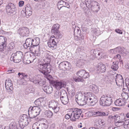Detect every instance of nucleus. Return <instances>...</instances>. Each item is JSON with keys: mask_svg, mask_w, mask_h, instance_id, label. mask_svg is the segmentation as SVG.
<instances>
[{"mask_svg": "<svg viewBox=\"0 0 129 129\" xmlns=\"http://www.w3.org/2000/svg\"><path fill=\"white\" fill-rule=\"evenodd\" d=\"M85 95L82 94L81 91L77 92L75 95L76 101L78 105L80 106H83L86 104L87 101L86 100L87 92L85 93Z\"/></svg>", "mask_w": 129, "mask_h": 129, "instance_id": "f257e3e1", "label": "nucleus"}, {"mask_svg": "<svg viewBox=\"0 0 129 129\" xmlns=\"http://www.w3.org/2000/svg\"><path fill=\"white\" fill-rule=\"evenodd\" d=\"M86 100L87 101L86 104L88 105L93 106L98 101V99L97 96L94 95L91 92H87Z\"/></svg>", "mask_w": 129, "mask_h": 129, "instance_id": "f03ea898", "label": "nucleus"}, {"mask_svg": "<svg viewBox=\"0 0 129 129\" xmlns=\"http://www.w3.org/2000/svg\"><path fill=\"white\" fill-rule=\"evenodd\" d=\"M41 110L39 107L31 106L29 107L28 111V115L31 118H35L39 115Z\"/></svg>", "mask_w": 129, "mask_h": 129, "instance_id": "7ed1b4c3", "label": "nucleus"}, {"mask_svg": "<svg viewBox=\"0 0 129 129\" xmlns=\"http://www.w3.org/2000/svg\"><path fill=\"white\" fill-rule=\"evenodd\" d=\"M23 57V53L21 51H18L11 55L10 59L11 61L19 63L22 60Z\"/></svg>", "mask_w": 129, "mask_h": 129, "instance_id": "20e7f679", "label": "nucleus"}, {"mask_svg": "<svg viewBox=\"0 0 129 129\" xmlns=\"http://www.w3.org/2000/svg\"><path fill=\"white\" fill-rule=\"evenodd\" d=\"M112 102V98L106 95H103L101 97L100 101L101 105L103 106H110Z\"/></svg>", "mask_w": 129, "mask_h": 129, "instance_id": "39448f33", "label": "nucleus"}, {"mask_svg": "<svg viewBox=\"0 0 129 129\" xmlns=\"http://www.w3.org/2000/svg\"><path fill=\"white\" fill-rule=\"evenodd\" d=\"M75 39L81 43L84 42V37L81 34V31L79 27H76L74 29Z\"/></svg>", "mask_w": 129, "mask_h": 129, "instance_id": "423d86ee", "label": "nucleus"}, {"mask_svg": "<svg viewBox=\"0 0 129 129\" xmlns=\"http://www.w3.org/2000/svg\"><path fill=\"white\" fill-rule=\"evenodd\" d=\"M82 111L81 109L75 108L72 109L71 116H72V121H75L80 117Z\"/></svg>", "mask_w": 129, "mask_h": 129, "instance_id": "0eeeda50", "label": "nucleus"}, {"mask_svg": "<svg viewBox=\"0 0 129 129\" xmlns=\"http://www.w3.org/2000/svg\"><path fill=\"white\" fill-rule=\"evenodd\" d=\"M22 60L24 63L25 64H28L33 61L35 59V56L34 55L31 56L30 53L26 52Z\"/></svg>", "mask_w": 129, "mask_h": 129, "instance_id": "6e6552de", "label": "nucleus"}, {"mask_svg": "<svg viewBox=\"0 0 129 129\" xmlns=\"http://www.w3.org/2000/svg\"><path fill=\"white\" fill-rule=\"evenodd\" d=\"M48 63L39 64L38 65V69L40 72L46 75L48 73L50 72V71L49 70H50V69L48 68Z\"/></svg>", "mask_w": 129, "mask_h": 129, "instance_id": "1a4fd4ad", "label": "nucleus"}, {"mask_svg": "<svg viewBox=\"0 0 129 129\" xmlns=\"http://www.w3.org/2000/svg\"><path fill=\"white\" fill-rule=\"evenodd\" d=\"M57 39L54 35L51 37L50 39L48 42V47L52 50L56 49L57 47V44L58 42Z\"/></svg>", "mask_w": 129, "mask_h": 129, "instance_id": "9d476101", "label": "nucleus"}, {"mask_svg": "<svg viewBox=\"0 0 129 129\" xmlns=\"http://www.w3.org/2000/svg\"><path fill=\"white\" fill-rule=\"evenodd\" d=\"M7 14L9 15L12 16L15 13L16 9L14 5L10 3L7 5L6 7Z\"/></svg>", "mask_w": 129, "mask_h": 129, "instance_id": "9b49d317", "label": "nucleus"}, {"mask_svg": "<svg viewBox=\"0 0 129 129\" xmlns=\"http://www.w3.org/2000/svg\"><path fill=\"white\" fill-rule=\"evenodd\" d=\"M53 86L57 90H59L66 86V82L63 81L57 80L54 81L52 82Z\"/></svg>", "mask_w": 129, "mask_h": 129, "instance_id": "f8f14e48", "label": "nucleus"}, {"mask_svg": "<svg viewBox=\"0 0 129 129\" xmlns=\"http://www.w3.org/2000/svg\"><path fill=\"white\" fill-rule=\"evenodd\" d=\"M58 103L57 101L54 100H52L49 102L48 107L52 108L54 112L57 113L59 110V108L58 107Z\"/></svg>", "mask_w": 129, "mask_h": 129, "instance_id": "ddd939ff", "label": "nucleus"}, {"mask_svg": "<svg viewBox=\"0 0 129 129\" xmlns=\"http://www.w3.org/2000/svg\"><path fill=\"white\" fill-rule=\"evenodd\" d=\"M18 32L20 36L23 37L28 36L29 33V29L25 27L20 28L18 30Z\"/></svg>", "mask_w": 129, "mask_h": 129, "instance_id": "4468645a", "label": "nucleus"}, {"mask_svg": "<svg viewBox=\"0 0 129 129\" xmlns=\"http://www.w3.org/2000/svg\"><path fill=\"white\" fill-rule=\"evenodd\" d=\"M113 76H115V81L118 86L122 85L124 83L123 78L122 76L120 74H114L113 75Z\"/></svg>", "mask_w": 129, "mask_h": 129, "instance_id": "2eb2a0df", "label": "nucleus"}, {"mask_svg": "<svg viewBox=\"0 0 129 129\" xmlns=\"http://www.w3.org/2000/svg\"><path fill=\"white\" fill-rule=\"evenodd\" d=\"M77 76L81 78L86 79L89 77V74L84 69H82L78 71L77 73Z\"/></svg>", "mask_w": 129, "mask_h": 129, "instance_id": "dca6fc26", "label": "nucleus"}, {"mask_svg": "<svg viewBox=\"0 0 129 129\" xmlns=\"http://www.w3.org/2000/svg\"><path fill=\"white\" fill-rule=\"evenodd\" d=\"M7 39L3 36H0V51H4V49L6 46V41Z\"/></svg>", "mask_w": 129, "mask_h": 129, "instance_id": "f3484780", "label": "nucleus"}, {"mask_svg": "<svg viewBox=\"0 0 129 129\" xmlns=\"http://www.w3.org/2000/svg\"><path fill=\"white\" fill-rule=\"evenodd\" d=\"M96 70L98 73H104L106 70L105 65L102 63H99L96 66Z\"/></svg>", "mask_w": 129, "mask_h": 129, "instance_id": "a211bd4d", "label": "nucleus"}, {"mask_svg": "<svg viewBox=\"0 0 129 129\" xmlns=\"http://www.w3.org/2000/svg\"><path fill=\"white\" fill-rule=\"evenodd\" d=\"M90 6L91 7H90V8L93 12H97L100 9L99 4L96 1L93 2Z\"/></svg>", "mask_w": 129, "mask_h": 129, "instance_id": "6ab92c4d", "label": "nucleus"}, {"mask_svg": "<svg viewBox=\"0 0 129 129\" xmlns=\"http://www.w3.org/2000/svg\"><path fill=\"white\" fill-rule=\"evenodd\" d=\"M126 102L125 100L122 99H119L115 101L114 104L117 106H123L125 105Z\"/></svg>", "mask_w": 129, "mask_h": 129, "instance_id": "aec40b11", "label": "nucleus"}, {"mask_svg": "<svg viewBox=\"0 0 129 129\" xmlns=\"http://www.w3.org/2000/svg\"><path fill=\"white\" fill-rule=\"evenodd\" d=\"M32 41V39L31 38H28L26 39L25 42L24 44V47L25 49H26L30 47H33Z\"/></svg>", "mask_w": 129, "mask_h": 129, "instance_id": "412c9836", "label": "nucleus"}, {"mask_svg": "<svg viewBox=\"0 0 129 129\" xmlns=\"http://www.w3.org/2000/svg\"><path fill=\"white\" fill-rule=\"evenodd\" d=\"M29 80L31 82L37 84H40L42 80L41 78L37 76L34 77L33 78H30Z\"/></svg>", "mask_w": 129, "mask_h": 129, "instance_id": "4be33fe9", "label": "nucleus"}, {"mask_svg": "<svg viewBox=\"0 0 129 129\" xmlns=\"http://www.w3.org/2000/svg\"><path fill=\"white\" fill-rule=\"evenodd\" d=\"M59 25L58 23L53 25L52 27L51 33L54 34L55 33H58L59 31L58 30L59 28Z\"/></svg>", "mask_w": 129, "mask_h": 129, "instance_id": "5701e85b", "label": "nucleus"}, {"mask_svg": "<svg viewBox=\"0 0 129 129\" xmlns=\"http://www.w3.org/2000/svg\"><path fill=\"white\" fill-rule=\"evenodd\" d=\"M43 89L45 92L48 94H51L53 90V89L51 85L44 86L43 88Z\"/></svg>", "mask_w": 129, "mask_h": 129, "instance_id": "b1692460", "label": "nucleus"}, {"mask_svg": "<svg viewBox=\"0 0 129 129\" xmlns=\"http://www.w3.org/2000/svg\"><path fill=\"white\" fill-rule=\"evenodd\" d=\"M108 114L107 112H105L101 111H99L94 112V115H96V116H107Z\"/></svg>", "mask_w": 129, "mask_h": 129, "instance_id": "393cba45", "label": "nucleus"}, {"mask_svg": "<svg viewBox=\"0 0 129 129\" xmlns=\"http://www.w3.org/2000/svg\"><path fill=\"white\" fill-rule=\"evenodd\" d=\"M98 53V50L96 49L91 50L90 52V59L92 60L95 59L96 54Z\"/></svg>", "mask_w": 129, "mask_h": 129, "instance_id": "a878e982", "label": "nucleus"}, {"mask_svg": "<svg viewBox=\"0 0 129 129\" xmlns=\"http://www.w3.org/2000/svg\"><path fill=\"white\" fill-rule=\"evenodd\" d=\"M49 52H44L43 53L44 55V56L43 57L44 60L45 61L46 60V61L47 62H50V59L51 57L50 56Z\"/></svg>", "mask_w": 129, "mask_h": 129, "instance_id": "bb28decb", "label": "nucleus"}, {"mask_svg": "<svg viewBox=\"0 0 129 129\" xmlns=\"http://www.w3.org/2000/svg\"><path fill=\"white\" fill-rule=\"evenodd\" d=\"M25 13L26 16H29L32 14V9L30 6H27L25 8Z\"/></svg>", "mask_w": 129, "mask_h": 129, "instance_id": "cd10ccee", "label": "nucleus"}, {"mask_svg": "<svg viewBox=\"0 0 129 129\" xmlns=\"http://www.w3.org/2000/svg\"><path fill=\"white\" fill-rule=\"evenodd\" d=\"M89 88L90 89L92 90V92L95 94L97 93L99 91L98 87L97 86L93 84L90 85L89 86Z\"/></svg>", "mask_w": 129, "mask_h": 129, "instance_id": "c85d7f7f", "label": "nucleus"}, {"mask_svg": "<svg viewBox=\"0 0 129 129\" xmlns=\"http://www.w3.org/2000/svg\"><path fill=\"white\" fill-rule=\"evenodd\" d=\"M128 93H129L128 90H126L125 92H123L121 93V95L123 98L122 99H123L124 100H125L126 101L128 98Z\"/></svg>", "mask_w": 129, "mask_h": 129, "instance_id": "c756f323", "label": "nucleus"}, {"mask_svg": "<svg viewBox=\"0 0 129 129\" xmlns=\"http://www.w3.org/2000/svg\"><path fill=\"white\" fill-rule=\"evenodd\" d=\"M6 88H8L9 87H13V83L12 81L9 78L6 80L5 82Z\"/></svg>", "mask_w": 129, "mask_h": 129, "instance_id": "7c9ffc66", "label": "nucleus"}, {"mask_svg": "<svg viewBox=\"0 0 129 129\" xmlns=\"http://www.w3.org/2000/svg\"><path fill=\"white\" fill-rule=\"evenodd\" d=\"M33 46H38V45L40 43V39L38 38H36L32 39Z\"/></svg>", "mask_w": 129, "mask_h": 129, "instance_id": "2f4dec72", "label": "nucleus"}, {"mask_svg": "<svg viewBox=\"0 0 129 129\" xmlns=\"http://www.w3.org/2000/svg\"><path fill=\"white\" fill-rule=\"evenodd\" d=\"M60 98L68 97L67 92L64 90H61L60 91Z\"/></svg>", "mask_w": 129, "mask_h": 129, "instance_id": "473e14b6", "label": "nucleus"}, {"mask_svg": "<svg viewBox=\"0 0 129 129\" xmlns=\"http://www.w3.org/2000/svg\"><path fill=\"white\" fill-rule=\"evenodd\" d=\"M118 61L114 62L112 64L111 68L113 70L116 71L118 68Z\"/></svg>", "mask_w": 129, "mask_h": 129, "instance_id": "72a5a7b5", "label": "nucleus"}, {"mask_svg": "<svg viewBox=\"0 0 129 129\" xmlns=\"http://www.w3.org/2000/svg\"><path fill=\"white\" fill-rule=\"evenodd\" d=\"M19 126L21 128H23L25 126L27 125L28 123V122H25L19 120Z\"/></svg>", "mask_w": 129, "mask_h": 129, "instance_id": "f704fd0d", "label": "nucleus"}, {"mask_svg": "<svg viewBox=\"0 0 129 129\" xmlns=\"http://www.w3.org/2000/svg\"><path fill=\"white\" fill-rule=\"evenodd\" d=\"M85 61L81 59L78 60L76 63V66L79 67H81L84 64Z\"/></svg>", "mask_w": 129, "mask_h": 129, "instance_id": "c9c22d12", "label": "nucleus"}, {"mask_svg": "<svg viewBox=\"0 0 129 129\" xmlns=\"http://www.w3.org/2000/svg\"><path fill=\"white\" fill-rule=\"evenodd\" d=\"M9 129H17L16 123L15 122H12L10 124Z\"/></svg>", "mask_w": 129, "mask_h": 129, "instance_id": "e433bc0d", "label": "nucleus"}, {"mask_svg": "<svg viewBox=\"0 0 129 129\" xmlns=\"http://www.w3.org/2000/svg\"><path fill=\"white\" fill-rule=\"evenodd\" d=\"M60 99L61 103L64 105H66L67 104L69 101L68 97L61 98H60Z\"/></svg>", "mask_w": 129, "mask_h": 129, "instance_id": "4c0bfd02", "label": "nucleus"}, {"mask_svg": "<svg viewBox=\"0 0 129 129\" xmlns=\"http://www.w3.org/2000/svg\"><path fill=\"white\" fill-rule=\"evenodd\" d=\"M28 118V117L27 115L24 114L23 115L20 116L19 120L25 122H28L27 120Z\"/></svg>", "mask_w": 129, "mask_h": 129, "instance_id": "58836bf2", "label": "nucleus"}, {"mask_svg": "<svg viewBox=\"0 0 129 129\" xmlns=\"http://www.w3.org/2000/svg\"><path fill=\"white\" fill-rule=\"evenodd\" d=\"M124 50V48L123 47L120 46L116 48V51L117 53H118L120 54H122Z\"/></svg>", "mask_w": 129, "mask_h": 129, "instance_id": "ea45409f", "label": "nucleus"}, {"mask_svg": "<svg viewBox=\"0 0 129 129\" xmlns=\"http://www.w3.org/2000/svg\"><path fill=\"white\" fill-rule=\"evenodd\" d=\"M64 70H69L71 68V65L68 62L65 61H64Z\"/></svg>", "mask_w": 129, "mask_h": 129, "instance_id": "a19ab883", "label": "nucleus"}, {"mask_svg": "<svg viewBox=\"0 0 129 129\" xmlns=\"http://www.w3.org/2000/svg\"><path fill=\"white\" fill-rule=\"evenodd\" d=\"M37 49L35 51V55L39 56L41 55V53L40 50L39 46L37 47Z\"/></svg>", "mask_w": 129, "mask_h": 129, "instance_id": "79ce46f5", "label": "nucleus"}, {"mask_svg": "<svg viewBox=\"0 0 129 129\" xmlns=\"http://www.w3.org/2000/svg\"><path fill=\"white\" fill-rule=\"evenodd\" d=\"M32 128L33 129H40V124L37 122L34 123L33 125Z\"/></svg>", "mask_w": 129, "mask_h": 129, "instance_id": "37998d69", "label": "nucleus"}, {"mask_svg": "<svg viewBox=\"0 0 129 129\" xmlns=\"http://www.w3.org/2000/svg\"><path fill=\"white\" fill-rule=\"evenodd\" d=\"M9 47L8 50L9 51L12 50V49L15 48V44L11 42L9 44Z\"/></svg>", "mask_w": 129, "mask_h": 129, "instance_id": "c03bdc74", "label": "nucleus"}, {"mask_svg": "<svg viewBox=\"0 0 129 129\" xmlns=\"http://www.w3.org/2000/svg\"><path fill=\"white\" fill-rule=\"evenodd\" d=\"M62 6L63 7H64L66 8L65 9H64V10H63V11L64 12H67V8L68 9L70 8V5L68 3L65 2L64 5H63V6Z\"/></svg>", "mask_w": 129, "mask_h": 129, "instance_id": "a18cd8bd", "label": "nucleus"}, {"mask_svg": "<svg viewBox=\"0 0 129 129\" xmlns=\"http://www.w3.org/2000/svg\"><path fill=\"white\" fill-rule=\"evenodd\" d=\"M40 129H47L48 127V125L45 123L40 124Z\"/></svg>", "mask_w": 129, "mask_h": 129, "instance_id": "49530a36", "label": "nucleus"}, {"mask_svg": "<svg viewBox=\"0 0 129 129\" xmlns=\"http://www.w3.org/2000/svg\"><path fill=\"white\" fill-rule=\"evenodd\" d=\"M59 68L60 70H64V61H63L60 63L59 65Z\"/></svg>", "mask_w": 129, "mask_h": 129, "instance_id": "de8ad7c7", "label": "nucleus"}, {"mask_svg": "<svg viewBox=\"0 0 129 129\" xmlns=\"http://www.w3.org/2000/svg\"><path fill=\"white\" fill-rule=\"evenodd\" d=\"M40 99H37L36 101H35L34 103L35 105L37 106H40L41 105V102L40 101Z\"/></svg>", "mask_w": 129, "mask_h": 129, "instance_id": "09e8293b", "label": "nucleus"}, {"mask_svg": "<svg viewBox=\"0 0 129 129\" xmlns=\"http://www.w3.org/2000/svg\"><path fill=\"white\" fill-rule=\"evenodd\" d=\"M45 114L47 117L50 118L53 116V114L51 111H46Z\"/></svg>", "mask_w": 129, "mask_h": 129, "instance_id": "8fccbe9b", "label": "nucleus"}, {"mask_svg": "<svg viewBox=\"0 0 129 129\" xmlns=\"http://www.w3.org/2000/svg\"><path fill=\"white\" fill-rule=\"evenodd\" d=\"M6 91L7 92L10 94H12V93L13 90V87H9L8 88H6Z\"/></svg>", "mask_w": 129, "mask_h": 129, "instance_id": "3c124183", "label": "nucleus"}, {"mask_svg": "<svg viewBox=\"0 0 129 129\" xmlns=\"http://www.w3.org/2000/svg\"><path fill=\"white\" fill-rule=\"evenodd\" d=\"M73 79L74 80L77 82H82L84 81V79H83L79 77H74L73 78Z\"/></svg>", "mask_w": 129, "mask_h": 129, "instance_id": "603ef678", "label": "nucleus"}, {"mask_svg": "<svg viewBox=\"0 0 129 129\" xmlns=\"http://www.w3.org/2000/svg\"><path fill=\"white\" fill-rule=\"evenodd\" d=\"M54 96L55 98V99H58L59 98V91H56L55 92L54 95Z\"/></svg>", "mask_w": 129, "mask_h": 129, "instance_id": "864d4df0", "label": "nucleus"}, {"mask_svg": "<svg viewBox=\"0 0 129 129\" xmlns=\"http://www.w3.org/2000/svg\"><path fill=\"white\" fill-rule=\"evenodd\" d=\"M129 121L127 120H125L124 125V127L125 128H127L129 127V124H128Z\"/></svg>", "mask_w": 129, "mask_h": 129, "instance_id": "5fc2aeb1", "label": "nucleus"}, {"mask_svg": "<svg viewBox=\"0 0 129 129\" xmlns=\"http://www.w3.org/2000/svg\"><path fill=\"white\" fill-rule=\"evenodd\" d=\"M69 92H76L75 88L74 86L72 85L71 86V87L69 89Z\"/></svg>", "mask_w": 129, "mask_h": 129, "instance_id": "6e6d98bb", "label": "nucleus"}, {"mask_svg": "<svg viewBox=\"0 0 129 129\" xmlns=\"http://www.w3.org/2000/svg\"><path fill=\"white\" fill-rule=\"evenodd\" d=\"M29 76L26 74L24 73L23 79L25 80H26V81H27L29 80Z\"/></svg>", "mask_w": 129, "mask_h": 129, "instance_id": "4d7b16f0", "label": "nucleus"}, {"mask_svg": "<svg viewBox=\"0 0 129 129\" xmlns=\"http://www.w3.org/2000/svg\"><path fill=\"white\" fill-rule=\"evenodd\" d=\"M71 113H68L67 114H66L65 116V118L66 119H68L70 118V119L71 120H72L71 118H72V116H71Z\"/></svg>", "mask_w": 129, "mask_h": 129, "instance_id": "13d9d810", "label": "nucleus"}, {"mask_svg": "<svg viewBox=\"0 0 129 129\" xmlns=\"http://www.w3.org/2000/svg\"><path fill=\"white\" fill-rule=\"evenodd\" d=\"M109 52L112 54H116L117 53L116 51V48L110 50L109 51Z\"/></svg>", "mask_w": 129, "mask_h": 129, "instance_id": "bf43d9fd", "label": "nucleus"}, {"mask_svg": "<svg viewBox=\"0 0 129 129\" xmlns=\"http://www.w3.org/2000/svg\"><path fill=\"white\" fill-rule=\"evenodd\" d=\"M94 112L93 113L91 111H89L86 113V114L88 116H91L94 115Z\"/></svg>", "mask_w": 129, "mask_h": 129, "instance_id": "052dcab7", "label": "nucleus"}, {"mask_svg": "<svg viewBox=\"0 0 129 129\" xmlns=\"http://www.w3.org/2000/svg\"><path fill=\"white\" fill-rule=\"evenodd\" d=\"M57 8L59 10H60L61 9L62 10H63L64 9H65L66 8L65 7H62V6H61L60 5H58V3H57Z\"/></svg>", "mask_w": 129, "mask_h": 129, "instance_id": "680f3d73", "label": "nucleus"}, {"mask_svg": "<svg viewBox=\"0 0 129 129\" xmlns=\"http://www.w3.org/2000/svg\"><path fill=\"white\" fill-rule=\"evenodd\" d=\"M54 34L56 35L57 36V37L59 38H61L62 37V34L60 33L59 31H58V33H55Z\"/></svg>", "mask_w": 129, "mask_h": 129, "instance_id": "e2e57ef3", "label": "nucleus"}, {"mask_svg": "<svg viewBox=\"0 0 129 129\" xmlns=\"http://www.w3.org/2000/svg\"><path fill=\"white\" fill-rule=\"evenodd\" d=\"M65 2L62 0H60L59 1L58 3V5H60L61 6H63V5H64V2Z\"/></svg>", "mask_w": 129, "mask_h": 129, "instance_id": "0e129e2a", "label": "nucleus"}, {"mask_svg": "<svg viewBox=\"0 0 129 129\" xmlns=\"http://www.w3.org/2000/svg\"><path fill=\"white\" fill-rule=\"evenodd\" d=\"M108 129H120V128L119 126H117L115 127H113L112 126H111L109 127Z\"/></svg>", "mask_w": 129, "mask_h": 129, "instance_id": "69168bd1", "label": "nucleus"}, {"mask_svg": "<svg viewBox=\"0 0 129 129\" xmlns=\"http://www.w3.org/2000/svg\"><path fill=\"white\" fill-rule=\"evenodd\" d=\"M120 58V55L119 54H117V55H116L114 57H113V59H118L119 60Z\"/></svg>", "mask_w": 129, "mask_h": 129, "instance_id": "338daca9", "label": "nucleus"}, {"mask_svg": "<svg viewBox=\"0 0 129 129\" xmlns=\"http://www.w3.org/2000/svg\"><path fill=\"white\" fill-rule=\"evenodd\" d=\"M24 74V73H23L19 72L18 74V75L20 78H22V79H23Z\"/></svg>", "mask_w": 129, "mask_h": 129, "instance_id": "774afa93", "label": "nucleus"}]
</instances>
